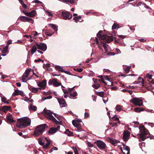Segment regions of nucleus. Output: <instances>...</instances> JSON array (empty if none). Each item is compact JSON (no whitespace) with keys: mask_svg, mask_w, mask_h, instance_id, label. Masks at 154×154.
Masks as SVG:
<instances>
[{"mask_svg":"<svg viewBox=\"0 0 154 154\" xmlns=\"http://www.w3.org/2000/svg\"><path fill=\"white\" fill-rule=\"evenodd\" d=\"M148 77L147 78L149 79H152V75H149V74H148Z\"/></svg>","mask_w":154,"mask_h":154,"instance_id":"64","label":"nucleus"},{"mask_svg":"<svg viewBox=\"0 0 154 154\" xmlns=\"http://www.w3.org/2000/svg\"><path fill=\"white\" fill-rule=\"evenodd\" d=\"M61 16L64 20H69L72 17V15L68 11L62 12Z\"/></svg>","mask_w":154,"mask_h":154,"instance_id":"7","label":"nucleus"},{"mask_svg":"<svg viewBox=\"0 0 154 154\" xmlns=\"http://www.w3.org/2000/svg\"><path fill=\"white\" fill-rule=\"evenodd\" d=\"M116 110L118 111L121 110V107L119 105H117L116 106Z\"/></svg>","mask_w":154,"mask_h":154,"instance_id":"44","label":"nucleus"},{"mask_svg":"<svg viewBox=\"0 0 154 154\" xmlns=\"http://www.w3.org/2000/svg\"><path fill=\"white\" fill-rule=\"evenodd\" d=\"M100 80L99 79H95V81H94V83H97V82H100Z\"/></svg>","mask_w":154,"mask_h":154,"instance_id":"63","label":"nucleus"},{"mask_svg":"<svg viewBox=\"0 0 154 154\" xmlns=\"http://www.w3.org/2000/svg\"><path fill=\"white\" fill-rule=\"evenodd\" d=\"M9 47V46L8 45H6L2 49V53L3 54L7 52H8V48Z\"/></svg>","mask_w":154,"mask_h":154,"instance_id":"24","label":"nucleus"},{"mask_svg":"<svg viewBox=\"0 0 154 154\" xmlns=\"http://www.w3.org/2000/svg\"><path fill=\"white\" fill-rule=\"evenodd\" d=\"M65 133L68 136H70L73 135V132L70 131L69 129H66L65 131Z\"/></svg>","mask_w":154,"mask_h":154,"instance_id":"28","label":"nucleus"},{"mask_svg":"<svg viewBox=\"0 0 154 154\" xmlns=\"http://www.w3.org/2000/svg\"><path fill=\"white\" fill-rule=\"evenodd\" d=\"M2 101V102L5 103L6 102V98L4 96H3L1 97Z\"/></svg>","mask_w":154,"mask_h":154,"instance_id":"47","label":"nucleus"},{"mask_svg":"<svg viewBox=\"0 0 154 154\" xmlns=\"http://www.w3.org/2000/svg\"><path fill=\"white\" fill-rule=\"evenodd\" d=\"M123 134V135L127 137H129L130 135V133L128 131L125 130L124 131Z\"/></svg>","mask_w":154,"mask_h":154,"instance_id":"34","label":"nucleus"},{"mask_svg":"<svg viewBox=\"0 0 154 154\" xmlns=\"http://www.w3.org/2000/svg\"><path fill=\"white\" fill-rule=\"evenodd\" d=\"M53 85L55 87L59 86L61 85V83L57 82V79H53Z\"/></svg>","mask_w":154,"mask_h":154,"instance_id":"18","label":"nucleus"},{"mask_svg":"<svg viewBox=\"0 0 154 154\" xmlns=\"http://www.w3.org/2000/svg\"><path fill=\"white\" fill-rule=\"evenodd\" d=\"M74 70L75 71L79 72H82L83 69L82 68H74Z\"/></svg>","mask_w":154,"mask_h":154,"instance_id":"42","label":"nucleus"},{"mask_svg":"<svg viewBox=\"0 0 154 154\" xmlns=\"http://www.w3.org/2000/svg\"><path fill=\"white\" fill-rule=\"evenodd\" d=\"M108 140L114 146H117L118 144V143L119 142V141L118 140L111 138H109Z\"/></svg>","mask_w":154,"mask_h":154,"instance_id":"13","label":"nucleus"},{"mask_svg":"<svg viewBox=\"0 0 154 154\" xmlns=\"http://www.w3.org/2000/svg\"><path fill=\"white\" fill-rule=\"evenodd\" d=\"M32 33H33L32 34H34V36H37L38 34V32L35 31H33Z\"/></svg>","mask_w":154,"mask_h":154,"instance_id":"55","label":"nucleus"},{"mask_svg":"<svg viewBox=\"0 0 154 154\" xmlns=\"http://www.w3.org/2000/svg\"><path fill=\"white\" fill-rule=\"evenodd\" d=\"M36 45L37 49L41 50L43 51H45L46 50L47 48L46 45L44 43H40L39 44L36 43Z\"/></svg>","mask_w":154,"mask_h":154,"instance_id":"8","label":"nucleus"},{"mask_svg":"<svg viewBox=\"0 0 154 154\" xmlns=\"http://www.w3.org/2000/svg\"><path fill=\"white\" fill-rule=\"evenodd\" d=\"M53 114L54 115L55 117H56L59 121H60L61 122H62V117L61 116L55 113H53Z\"/></svg>","mask_w":154,"mask_h":154,"instance_id":"29","label":"nucleus"},{"mask_svg":"<svg viewBox=\"0 0 154 154\" xmlns=\"http://www.w3.org/2000/svg\"><path fill=\"white\" fill-rule=\"evenodd\" d=\"M16 126L17 128H25L30 125L31 123L30 119L28 118L20 119L17 120Z\"/></svg>","mask_w":154,"mask_h":154,"instance_id":"1","label":"nucleus"},{"mask_svg":"<svg viewBox=\"0 0 154 154\" xmlns=\"http://www.w3.org/2000/svg\"><path fill=\"white\" fill-rule=\"evenodd\" d=\"M75 87H73V88H69L68 89V92H69V93H70V92H72V91L73 90V89Z\"/></svg>","mask_w":154,"mask_h":154,"instance_id":"60","label":"nucleus"},{"mask_svg":"<svg viewBox=\"0 0 154 154\" xmlns=\"http://www.w3.org/2000/svg\"><path fill=\"white\" fill-rule=\"evenodd\" d=\"M20 4L25 9L26 8L27 6L23 3V2L20 3Z\"/></svg>","mask_w":154,"mask_h":154,"instance_id":"50","label":"nucleus"},{"mask_svg":"<svg viewBox=\"0 0 154 154\" xmlns=\"http://www.w3.org/2000/svg\"><path fill=\"white\" fill-rule=\"evenodd\" d=\"M77 122L76 121V120H73L72 121V124L75 127H76L77 126Z\"/></svg>","mask_w":154,"mask_h":154,"instance_id":"43","label":"nucleus"},{"mask_svg":"<svg viewBox=\"0 0 154 154\" xmlns=\"http://www.w3.org/2000/svg\"><path fill=\"white\" fill-rule=\"evenodd\" d=\"M32 2H35V3H38V4H41V3H42V2H41L39 0H34Z\"/></svg>","mask_w":154,"mask_h":154,"instance_id":"52","label":"nucleus"},{"mask_svg":"<svg viewBox=\"0 0 154 154\" xmlns=\"http://www.w3.org/2000/svg\"><path fill=\"white\" fill-rule=\"evenodd\" d=\"M2 110L4 112H6L9 109L11 108L10 106H4L2 107Z\"/></svg>","mask_w":154,"mask_h":154,"instance_id":"22","label":"nucleus"},{"mask_svg":"<svg viewBox=\"0 0 154 154\" xmlns=\"http://www.w3.org/2000/svg\"><path fill=\"white\" fill-rule=\"evenodd\" d=\"M139 128L141 132L140 134V136L142 141H144L146 139L150 137L149 133L148 131L146 129L143 125H140L139 126Z\"/></svg>","mask_w":154,"mask_h":154,"instance_id":"4","label":"nucleus"},{"mask_svg":"<svg viewBox=\"0 0 154 154\" xmlns=\"http://www.w3.org/2000/svg\"><path fill=\"white\" fill-rule=\"evenodd\" d=\"M69 95L70 96L72 97H74L76 96H77V93L75 91H74L73 92H70L69 93Z\"/></svg>","mask_w":154,"mask_h":154,"instance_id":"31","label":"nucleus"},{"mask_svg":"<svg viewBox=\"0 0 154 154\" xmlns=\"http://www.w3.org/2000/svg\"><path fill=\"white\" fill-rule=\"evenodd\" d=\"M31 71V69H27L26 70L25 72V73H24V74H24V75L27 74V76H26L27 77V75H29L30 72Z\"/></svg>","mask_w":154,"mask_h":154,"instance_id":"41","label":"nucleus"},{"mask_svg":"<svg viewBox=\"0 0 154 154\" xmlns=\"http://www.w3.org/2000/svg\"><path fill=\"white\" fill-rule=\"evenodd\" d=\"M62 1L65 2L69 3L71 4H74L75 3L74 0H61Z\"/></svg>","mask_w":154,"mask_h":154,"instance_id":"33","label":"nucleus"},{"mask_svg":"<svg viewBox=\"0 0 154 154\" xmlns=\"http://www.w3.org/2000/svg\"><path fill=\"white\" fill-rule=\"evenodd\" d=\"M72 149L74 150L75 154H79L78 150L75 147H73Z\"/></svg>","mask_w":154,"mask_h":154,"instance_id":"45","label":"nucleus"},{"mask_svg":"<svg viewBox=\"0 0 154 154\" xmlns=\"http://www.w3.org/2000/svg\"><path fill=\"white\" fill-rule=\"evenodd\" d=\"M38 143L41 146H43V145H44V143L42 142L41 140H39Z\"/></svg>","mask_w":154,"mask_h":154,"instance_id":"53","label":"nucleus"},{"mask_svg":"<svg viewBox=\"0 0 154 154\" xmlns=\"http://www.w3.org/2000/svg\"><path fill=\"white\" fill-rule=\"evenodd\" d=\"M29 110H31L35 111L37 109V107L32 105V104H30V106H29Z\"/></svg>","mask_w":154,"mask_h":154,"instance_id":"21","label":"nucleus"},{"mask_svg":"<svg viewBox=\"0 0 154 154\" xmlns=\"http://www.w3.org/2000/svg\"><path fill=\"white\" fill-rule=\"evenodd\" d=\"M100 86V85L98 83H97L96 84H93L92 85V87L95 89H97Z\"/></svg>","mask_w":154,"mask_h":154,"instance_id":"39","label":"nucleus"},{"mask_svg":"<svg viewBox=\"0 0 154 154\" xmlns=\"http://www.w3.org/2000/svg\"><path fill=\"white\" fill-rule=\"evenodd\" d=\"M117 126V123L116 122H113L112 126V127H114L115 126Z\"/></svg>","mask_w":154,"mask_h":154,"instance_id":"59","label":"nucleus"},{"mask_svg":"<svg viewBox=\"0 0 154 154\" xmlns=\"http://www.w3.org/2000/svg\"><path fill=\"white\" fill-rule=\"evenodd\" d=\"M47 143L45 144H44L43 147L45 149H47L50 144L51 142L49 140H47Z\"/></svg>","mask_w":154,"mask_h":154,"instance_id":"25","label":"nucleus"},{"mask_svg":"<svg viewBox=\"0 0 154 154\" xmlns=\"http://www.w3.org/2000/svg\"><path fill=\"white\" fill-rule=\"evenodd\" d=\"M118 36L119 37L121 38H122V39H124V38H126V36H125V35H118Z\"/></svg>","mask_w":154,"mask_h":154,"instance_id":"54","label":"nucleus"},{"mask_svg":"<svg viewBox=\"0 0 154 154\" xmlns=\"http://www.w3.org/2000/svg\"><path fill=\"white\" fill-rule=\"evenodd\" d=\"M105 93L104 91L97 92L96 94L100 97H103L104 96Z\"/></svg>","mask_w":154,"mask_h":154,"instance_id":"30","label":"nucleus"},{"mask_svg":"<svg viewBox=\"0 0 154 154\" xmlns=\"http://www.w3.org/2000/svg\"><path fill=\"white\" fill-rule=\"evenodd\" d=\"M94 143L100 149H104L106 148V144L102 141L100 140H97L94 142Z\"/></svg>","mask_w":154,"mask_h":154,"instance_id":"6","label":"nucleus"},{"mask_svg":"<svg viewBox=\"0 0 154 154\" xmlns=\"http://www.w3.org/2000/svg\"><path fill=\"white\" fill-rule=\"evenodd\" d=\"M77 17H74L73 18V20H75V22L76 23H77L78 21H79V19Z\"/></svg>","mask_w":154,"mask_h":154,"instance_id":"58","label":"nucleus"},{"mask_svg":"<svg viewBox=\"0 0 154 154\" xmlns=\"http://www.w3.org/2000/svg\"><path fill=\"white\" fill-rule=\"evenodd\" d=\"M19 19L21 21L24 22H29L32 21L31 22L32 23V22H33V20L32 19L27 17L24 16H21L20 17Z\"/></svg>","mask_w":154,"mask_h":154,"instance_id":"11","label":"nucleus"},{"mask_svg":"<svg viewBox=\"0 0 154 154\" xmlns=\"http://www.w3.org/2000/svg\"><path fill=\"white\" fill-rule=\"evenodd\" d=\"M101 45L103 47L106 52H107L108 50L106 46L107 45L104 43L102 42Z\"/></svg>","mask_w":154,"mask_h":154,"instance_id":"36","label":"nucleus"},{"mask_svg":"<svg viewBox=\"0 0 154 154\" xmlns=\"http://www.w3.org/2000/svg\"><path fill=\"white\" fill-rule=\"evenodd\" d=\"M49 26L51 27V28L55 31H57V28L53 24H49Z\"/></svg>","mask_w":154,"mask_h":154,"instance_id":"32","label":"nucleus"},{"mask_svg":"<svg viewBox=\"0 0 154 154\" xmlns=\"http://www.w3.org/2000/svg\"><path fill=\"white\" fill-rule=\"evenodd\" d=\"M43 112H44L45 117L49 120H51L52 119L51 116H53L51 114H53V112L50 110L46 109V108L44 109Z\"/></svg>","mask_w":154,"mask_h":154,"instance_id":"9","label":"nucleus"},{"mask_svg":"<svg viewBox=\"0 0 154 154\" xmlns=\"http://www.w3.org/2000/svg\"><path fill=\"white\" fill-rule=\"evenodd\" d=\"M119 24L116 23H114L112 26V29H115L117 28H119Z\"/></svg>","mask_w":154,"mask_h":154,"instance_id":"37","label":"nucleus"},{"mask_svg":"<svg viewBox=\"0 0 154 154\" xmlns=\"http://www.w3.org/2000/svg\"><path fill=\"white\" fill-rule=\"evenodd\" d=\"M28 88L33 93H37V92L39 90H41V88H35L34 87L30 85L28 86Z\"/></svg>","mask_w":154,"mask_h":154,"instance_id":"12","label":"nucleus"},{"mask_svg":"<svg viewBox=\"0 0 154 154\" xmlns=\"http://www.w3.org/2000/svg\"><path fill=\"white\" fill-rule=\"evenodd\" d=\"M20 95L22 96H23L24 95V93L23 92L21 91H20L17 89H15L14 92L12 94V95L16 96L18 95Z\"/></svg>","mask_w":154,"mask_h":154,"instance_id":"15","label":"nucleus"},{"mask_svg":"<svg viewBox=\"0 0 154 154\" xmlns=\"http://www.w3.org/2000/svg\"><path fill=\"white\" fill-rule=\"evenodd\" d=\"M58 102L61 107H65L66 104V103L65 102V100L63 99H58Z\"/></svg>","mask_w":154,"mask_h":154,"instance_id":"17","label":"nucleus"},{"mask_svg":"<svg viewBox=\"0 0 154 154\" xmlns=\"http://www.w3.org/2000/svg\"><path fill=\"white\" fill-rule=\"evenodd\" d=\"M138 80L139 81H140L141 80V81H140V82H139V83L141 82V84L143 85L144 84V81L143 78H142L141 77H139L138 78Z\"/></svg>","mask_w":154,"mask_h":154,"instance_id":"40","label":"nucleus"},{"mask_svg":"<svg viewBox=\"0 0 154 154\" xmlns=\"http://www.w3.org/2000/svg\"><path fill=\"white\" fill-rule=\"evenodd\" d=\"M36 46L35 45H34L32 47V49L30 50H31V53L32 54H33L36 51H37V47H36Z\"/></svg>","mask_w":154,"mask_h":154,"instance_id":"23","label":"nucleus"},{"mask_svg":"<svg viewBox=\"0 0 154 154\" xmlns=\"http://www.w3.org/2000/svg\"><path fill=\"white\" fill-rule=\"evenodd\" d=\"M128 137L125 136L123 135V140L125 141H127L128 140Z\"/></svg>","mask_w":154,"mask_h":154,"instance_id":"51","label":"nucleus"},{"mask_svg":"<svg viewBox=\"0 0 154 154\" xmlns=\"http://www.w3.org/2000/svg\"><path fill=\"white\" fill-rule=\"evenodd\" d=\"M112 119L113 120L117 122L118 120H119V119L117 117H115V116L113 117Z\"/></svg>","mask_w":154,"mask_h":154,"instance_id":"49","label":"nucleus"},{"mask_svg":"<svg viewBox=\"0 0 154 154\" xmlns=\"http://www.w3.org/2000/svg\"><path fill=\"white\" fill-rule=\"evenodd\" d=\"M130 102L136 106H141L143 105V100L141 98L135 97L131 100Z\"/></svg>","mask_w":154,"mask_h":154,"instance_id":"5","label":"nucleus"},{"mask_svg":"<svg viewBox=\"0 0 154 154\" xmlns=\"http://www.w3.org/2000/svg\"><path fill=\"white\" fill-rule=\"evenodd\" d=\"M48 128V126L45 124L38 125L35 129L34 134L36 137L42 134L45 131L46 128Z\"/></svg>","mask_w":154,"mask_h":154,"instance_id":"3","label":"nucleus"},{"mask_svg":"<svg viewBox=\"0 0 154 154\" xmlns=\"http://www.w3.org/2000/svg\"><path fill=\"white\" fill-rule=\"evenodd\" d=\"M62 90L63 92V93L65 94H68L69 93L68 91L66 90L65 89H63Z\"/></svg>","mask_w":154,"mask_h":154,"instance_id":"62","label":"nucleus"},{"mask_svg":"<svg viewBox=\"0 0 154 154\" xmlns=\"http://www.w3.org/2000/svg\"><path fill=\"white\" fill-rule=\"evenodd\" d=\"M24 37H26V38H32V36H31L30 35H24Z\"/></svg>","mask_w":154,"mask_h":154,"instance_id":"61","label":"nucleus"},{"mask_svg":"<svg viewBox=\"0 0 154 154\" xmlns=\"http://www.w3.org/2000/svg\"><path fill=\"white\" fill-rule=\"evenodd\" d=\"M54 32L51 33L49 32L48 31L46 30L45 32V34L46 35L49 36H51L54 34Z\"/></svg>","mask_w":154,"mask_h":154,"instance_id":"35","label":"nucleus"},{"mask_svg":"<svg viewBox=\"0 0 154 154\" xmlns=\"http://www.w3.org/2000/svg\"><path fill=\"white\" fill-rule=\"evenodd\" d=\"M51 118H52V119L51 120L52 122L55 123L56 124L58 125L61 123L62 122H61L60 121L59 122L57 121L56 119L53 117V116H51Z\"/></svg>","mask_w":154,"mask_h":154,"instance_id":"19","label":"nucleus"},{"mask_svg":"<svg viewBox=\"0 0 154 154\" xmlns=\"http://www.w3.org/2000/svg\"><path fill=\"white\" fill-rule=\"evenodd\" d=\"M36 11L34 10H32L30 12H27L25 13V15L27 16L32 17L35 16Z\"/></svg>","mask_w":154,"mask_h":154,"instance_id":"16","label":"nucleus"},{"mask_svg":"<svg viewBox=\"0 0 154 154\" xmlns=\"http://www.w3.org/2000/svg\"><path fill=\"white\" fill-rule=\"evenodd\" d=\"M55 68L56 70H58L59 71L61 72H63V68L60 66L57 65L55 66Z\"/></svg>","mask_w":154,"mask_h":154,"instance_id":"26","label":"nucleus"},{"mask_svg":"<svg viewBox=\"0 0 154 154\" xmlns=\"http://www.w3.org/2000/svg\"><path fill=\"white\" fill-rule=\"evenodd\" d=\"M6 117L7 122L8 123H12L16 122L15 120L13 119V118L11 115H10L9 116L7 115Z\"/></svg>","mask_w":154,"mask_h":154,"instance_id":"14","label":"nucleus"},{"mask_svg":"<svg viewBox=\"0 0 154 154\" xmlns=\"http://www.w3.org/2000/svg\"><path fill=\"white\" fill-rule=\"evenodd\" d=\"M46 80H42L41 82H39L37 85L41 89H45L46 85Z\"/></svg>","mask_w":154,"mask_h":154,"instance_id":"10","label":"nucleus"},{"mask_svg":"<svg viewBox=\"0 0 154 154\" xmlns=\"http://www.w3.org/2000/svg\"><path fill=\"white\" fill-rule=\"evenodd\" d=\"M88 146H89V147H93V144H92V143H91L89 142H88Z\"/></svg>","mask_w":154,"mask_h":154,"instance_id":"57","label":"nucleus"},{"mask_svg":"<svg viewBox=\"0 0 154 154\" xmlns=\"http://www.w3.org/2000/svg\"><path fill=\"white\" fill-rule=\"evenodd\" d=\"M26 78L25 76V75L23 74L22 77V80L23 82H25L26 81Z\"/></svg>","mask_w":154,"mask_h":154,"instance_id":"46","label":"nucleus"},{"mask_svg":"<svg viewBox=\"0 0 154 154\" xmlns=\"http://www.w3.org/2000/svg\"><path fill=\"white\" fill-rule=\"evenodd\" d=\"M39 61H42V62H44V61L43 60H41L40 58H38V60H35V62H39Z\"/></svg>","mask_w":154,"mask_h":154,"instance_id":"56","label":"nucleus"},{"mask_svg":"<svg viewBox=\"0 0 154 154\" xmlns=\"http://www.w3.org/2000/svg\"><path fill=\"white\" fill-rule=\"evenodd\" d=\"M143 110L144 109L140 107H137L134 109V111L137 112H140L143 111Z\"/></svg>","mask_w":154,"mask_h":154,"instance_id":"27","label":"nucleus"},{"mask_svg":"<svg viewBox=\"0 0 154 154\" xmlns=\"http://www.w3.org/2000/svg\"><path fill=\"white\" fill-rule=\"evenodd\" d=\"M131 67V66H128L125 69L124 71L126 73H128L129 72Z\"/></svg>","mask_w":154,"mask_h":154,"instance_id":"38","label":"nucleus"},{"mask_svg":"<svg viewBox=\"0 0 154 154\" xmlns=\"http://www.w3.org/2000/svg\"><path fill=\"white\" fill-rule=\"evenodd\" d=\"M103 33V31L100 30L97 34V36L101 40H103V42L106 43H109L113 40L114 37L113 35L109 36L107 35H101V33Z\"/></svg>","mask_w":154,"mask_h":154,"instance_id":"2","label":"nucleus"},{"mask_svg":"<svg viewBox=\"0 0 154 154\" xmlns=\"http://www.w3.org/2000/svg\"><path fill=\"white\" fill-rule=\"evenodd\" d=\"M89 114L88 112H85V118H87L89 117Z\"/></svg>","mask_w":154,"mask_h":154,"instance_id":"48","label":"nucleus"},{"mask_svg":"<svg viewBox=\"0 0 154 154\" xmlns=\"http://www.w3.org/2000/svg\"><path fill=\"white\" fill-rule=\"evenodd\" d=\"M57 131V129L54 128H51L48 131V133L50 134H53L55 133Z\"/></svg>","mask_w":154,"mask_h":154,"instance_id":"20","label":"nucleus"}]
</instances>
